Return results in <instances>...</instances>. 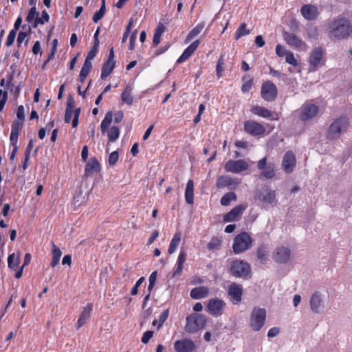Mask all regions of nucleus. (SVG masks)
I'll use <instances>...</instances> for the list:
<instances>
[{
	"label": "nucleus",
	"instance_id": "de8ad7c7",
	"mask_svg": "<svg viewBox=\"0 0 352 352\" xmlns=\"http://www.w3.org/2000/svg\"><path fill=\"white\" fill-rule=\"evenodd\" d=\"M222 241L218 237H213L212 239L207 243L206 248L209 250H219L221 246Z\"/></svg>",
	"mask_w": 352,
	"mask_h": 352
},
{
	"label": "nucleus",
	"instance_id": "9b49d317",
	"mask_svg": "<svg viewBox=\"0 0 352 352\" xmlns=\"http://www.w3.org/2000/svg\"><path fill=\"white\" fill-rule=\"evenodd\" d=\"M261 96L267 102L274 101L278 96V89L276 85L270 80L263 82L261 88Z\"/></svg>",
	"mask_w": 352,
	"mask_h": 352
},
{
	"label": "nucleus",
	"instance_id": "680f3d73",
	"mask_svg": "<svg viewBox=\"0 0 352 352\" xmlns=\"http://www.w3.org/2000/svg\"><path fill=\"white\" fill-rule=\"evenodd\" d=\"M276 52L278 56L283 57L284 56H285L288 52L285 50L284 46L278 44L276 47Z\"/></svg>",
	"mask_w": 352,
	"mask_h": 352
},
{
	"label": "nucleus",
	"instance_id": "a19ab883",
	"mask_svg": "<svg viewBox=\"0 0 352 352\" xmlns=\"http://www.w3.org/2000/svg\"><path fill=\"white\" fill-rule=\"evenodd\" d=\"M50 20V15L47 13L46 10L42 11L41 17L38 16V18L34 21L32 27L36 28L38 25H44Z\"/></svg>",
	"mask_w": 352,
	"mask_h": 352
},
{
	"label": "nucleus",
	"instance_id": "e2e57ef3",
	"mask_svg": "<svg viewBox=\"0 0 352 352\" xmlns=\"http://www.w3.org/2000/svg\"><path fill=\"white\" fill-rule=\"evenodd\" d=\"M170 46H171L170 43H167L164 46L160 47L155 52V53H154L155 56H158L164 54L170 47Z\"/></svg>",
	"mask_w": 352,
	"mask_h": 352
},
{
	"label": "nucleus",
	"instance_id": "423d86ee",
	"mask_svg": "<svg viewBox=\"0 0 352 352\" xmlns=\"http://www.w3.org/2000/svg\"><path fill=\"white\" fill-rule=\"evenodd\" d=\"M16 117L17 119L14 120L12 123L11 133L10 136V140L12 141L13 144L18 141L21 130L23 129V126L24 125L25 110L23 105H20L18 107L16 111Z\"/></svg>",
	"mask_w": 352,
	"mask_h": 352
},
{
	"label": "nucleus",
	"instance_id": "6e6d98bb",
	"mask_svg": "<svg viewBox=\"0 0 352 352\" xmlns=\"http://www.w3.org/2000/svg\"><path fill=\"white\" fill-rule=\"evenodd\" d=\"M285 61L293 66H296L298 65V61L292 52H287L285 55Z\"/></svg>",
	"mask_w": 352,
	"mask_h": 352
},
{
	"label": "nucleus",
	"instance_id": "09e8293b",
	"mask_svg": "<svg viewBox=\"0 0 352 352\" xmlns=\"http://www.w3.org/2000/svg\"><path fill=\"white\" fill-rule=\"evenodd\" d=\"M250 30L247 29V25L245 23L240 24L235 32V38L239 39L241 36L248 35L250 34Z\"/></svg>",
	"mask_w": 352,
	"mask_h": 352
},
{
	"label": "nucleus",
	"instance_id": "7ed1b4c3",
	"mask_svg": "<svg viewBox=\"0 0 352 352\" xmlns=\"http://www.w3.org/2000/svg\"><path fill=\"white\" fill-rule=\"evenodd\" d=\"M230 273L236 278H249L252 274L251 266L244 261L236 259L230 263Z\"/></svg>",
	"mask_w": 352,
	"mask_h": 352
},
{
	"label": "nucleus",
	"instance_id": "473e14b6",
	"mask_svg": "<svg viewBox=\"0 0 352 352\" xmlns=\"http://www.w3.org/2000/svg\"><path fill=\"white\" fill-rule=\"evenodd\" d=\"M322 303L321 295L318 292L314 293L309 300L310 309L314 313H318Z\"/></svg>",
	"mask_w": 352,
	"mask_h": 352
},
{
	"label": "nucleus",
	"instance_id": "72a5a7b5",
	"mask_svg": "<svg viewBox=\"0 0 352 352\" xmlns=\"http://www.w3.org/2000/svg\"><path fill=\"white\" fill-rule=\"evenodd\" d=\"M13 79V74L10 75L8 80L7 85L11 86L10 88V93L13 95V98L14 100H17L19 98L21 89L23 88V86L24 85L23 84V82H21L18 85H14V84H12V80Z\"/></svg>",
	"mask_w": 352,
	"mask_h": 352
},
{
	"label": "nucleus",
	"instance_id": "8fccbe9b",
	"mask_svg": "<svg viewBox=\"0 0 352 352\" xmlns=\"http://www.w3.org/2000/svg\"><path fill=\"white\" fill-rule=\"evenodd\" d=\"M38 16L39 12L36 10V8L32 7L26 16L25 21L28 23H34Z\"/></svg>",
	"mask_w": 352,
	"mask_h": 352
},
{
	"label": "nucleus",
	"instance_id": "864d4df0",
	"mask_svg": "<svg viewBox=\"0 0 352 352\" xmlns=\"http://www.w3.org/2000/svg\"><path fill=\"white\" fill-rule=\"evenodd\" d=\"M17 31L14 30H11L7 36L6 41V45L7 47H10L13 45L14 42V39L16 36Z\"/></svg>",
	"mask_w": 352,
	"mask_h": 352
},
{
	"label": "nucleus",
	"instance_id": "69168bd1",
	"mask_svg": "<svg viewBox=\"0 0 352 352\" xmlns=\"http://www.w3.org/2000/svg\"><path fill=\"white\" fill-rule=\"evenodd\" d=\"M254 43L257 47H263L265 45V41L261 35H257L254 38Z\"/></svg>",
	"mask_w": 352,
	"mask_h": 352
},
{
	"label": "nucleus",
	"instance_id": "4d7b16f0",
	"mask_svg": "<svg viewBox=\"0 0 352 352\" xmlns=\"http://www.w3.org/2000/svg\"><path fill=\"white\" fill-rule=\"evenodd\" d=\"M153 336V331L148 330L143 333L141 342L143 344H147L149 342L152 337Z\"/></svg>",
	"mask_w": 352,
	"mask_h": 352
},
{
	"label": "nucleus",
	"instance_id": "bb28decb",
	"mask_svg": "<svg viewBox=\"0 0 352 352\" xmlns=\"http://www.w3.org/2000/svg\"><path fill=\"white\" fill-rule=\"evenodd\" d=\"M93 310V304L87 303L85 307H83V310L80 313L79 318L77 320L76 323V329H80L82 326H83L87 321L89 319L91 316V314Z\"/></svg>",
	"mask_w": 352,
	"mask_h": 352
},
{
	"label": "nucleus",
	"instance_id": "4468645a",
	"mask_svg": "<svg viewBox=\"0 0 352 352\" xmlns=\"http://www.w3.org/2000/svg\"><path fill=\"white\" fill-rule=\"evenodd\" d=\"M283 38L288 45L294 47L298 50L305 51L307 48L305 42L294 34L283 32Z\"/></svg>",
	"mask_w": 352,
	"mask_h": 352
},
{
	"label": "nucleus",
	"instance_id": "6e6552de",
	"mask_svg": "<svg viewBox=\"0 0 352 352\" xmlns=\"http://www.w3.org/2000/svg\"><path fill=\"white\" fill-rule=\"evenodd\" d=\"M295 112L298 113V117L302 122H307L316 116L319 112V107L310 101H307Z\"/></svg>",
	"mask_w": 352,
	"mask_h": 352
},
{
	"label": "nucleus",
	"instance_id": "cd10ccee",
	"mask_svg": "<svg viewBox=\"0 0 352 352\" xmlns=\"http://www.w3.org/2000/svg\"><path fill=\"white\" fill-rule=\"evenodd\" d=\"M186 260V253L184 249H181L179 252V256H177V261L176 265L175 266V267L173 269V277H177V276H180L182 271L184 263H185Z\"/></svg>",
	"mask_w": 352,
	"mask_h": 352
},
{
	"label": "nucleus",
	"instance_id": "ddd939ff",
	"mask_svg": "<svg viewBox=\"0 0 352 352\" xmlns=\"http://www.w3.org/2000/svg\"><path fill=\"white\" fill-rule=\"evenodd\" d=\"M257 168L261 170V175L265 179H271L276 175V166L274 163L267 164V158L263 157L258 161Z\"/></svg>",
	"mask_w": 352,
	"mask_h": 352
},
{
	"label": "nucleus",
	"instance_id": "2f4dec72",
	"mask_svg": "<svg viewBox=\"0 0 352 352\" xmlns=\"http://www.w3.org/2000/svg\"><path fill=\"white\" fill-rule=\"evenodd\" d=\"M116 63V61H104L101 67V79L104 80L107 78L112 73L115 68Z\"/></svg>",
	"mask_w": 352,
	"mask_h": 352
},
{
	"label": "nucleus",
	"instance_id": "39448f33",
	"mask_svg": "<svg viewBox=\"0 0 352 352\" xmlns=\"http://www.w3.org/2000/svg\"><path fill=\"white\" fill-rule=\"evenodd\" d=\"M253 243V239L249 233L243 232L236 235L233 240L232 250L235 254L243 252L250 249Z\"/></svg>",
	"mask_w": 352,
	"mask_h": 352
},
{
	"label": "nucleus",
	"instance_id": "c03bdc74",
	"mask_svg": "<svg viewBox=\"0 0 352 352\" xmlns=\"http://www.w3.org/2000/svg\"><path fill=\"white\" fill-rule=\"evenodd\" d=\"M105 12V0H101L100 8L93 16V21L96 23H98L104 17Z\"/></svg>",
	"mask_w": 352,
	"mask_h": 352
},
{
	"label": "nucleus",
	"instance_id": "c9c22d12",
	"mask_svg": "<svg viewBox=\"0 0 352 352\" xmlns=\"http://www.w3.org/2000/svg\"><path fill=\"white\" fill-rule=\"evenodd\" d=\"M275 198V191L271 189L266 188L259 194V199L264 203H273Z\"/></svg>",
	"mask_w": 352,
	"mask_h": 352
},
{
	"label": "nucleus",
	"instance_id": "5fc2aeb1",
	"mask_svg": "<svg viewBox=\"0 0 352 352\" xmlns=\"http://www.w3.org/2000/svg\"><path fill=\"white\" fill-rule=\"evenodd\" d=\"M30 28L28 26V31L27 32H22L21 31L17 37V44L18 47H21V45L23 44V42L24 39L30 34Z\"/></svg>",
	"mask_w": 352,
	"mask_h": 352
},
{
	"label": "nucleus",
	"instance_id": "20e7f679",
	"mask_svg": "<svg viewBox=\"0 0 352 352\" xmlns=\"http://www.w3.org/2000/svg\"><path fill=\"white\" fill-rule=\"evenodd\" d=\"M113 120V113L111 111H108L105 113L104 118L100 122V131L102 133L107 132L109 142H113L118 139L120 134V128L117 126H113L109 128L108 127L111 123Z\"/></svg>",
	"mask_w": 352,
	"mask_h": 352
},
{
	"label": "nucleus",
	"instance_id": "f704fd0d",
	"mask_svg": "<svg viewBox=\"0 0 352 352\" xmlns=\"http://www.w3.org/2000/svg\"><path fill=\"white\" fill-rule=\"evenodd\" d=\"M62 252L60 249L55 245L54 243H52V261L50 265L52 267H56L60 261Z\"/></svg>",
	"mask_w": 352,
	"mask_h": 352
},
{
	"label": "nucleus",
	"instance_id": "f8f14e48",
	"mask_svg": "<svg viewBox=\"0 0 352 352\" xmlns=\"http://www.w3.org/2000/svg\"><path fill=\"white\" fill-rule=\"evenodd\" d=\"M226 302L219 298H211L206 305V311L212 316L223 315Z\"/></svg>",
	"mask_w": 352,
	"mask_h": 352
},
{
	"label": "nucleus",
	"instance_id": "338daca9",
	"mask_svg": "<svg viewBox=\"0 0 352 352\" xmlns=\"http://www.w3.org/2000/svg\"><path fill=\"white\" fill-rule=\"evenodd\" d=\"M124 118V113L122 111H118L114 113V122L116 123H120Z\"/></svg>",
	"mask_w": 352,
	"mask_h": 352
},
{
	"label": "nucleus",
	"instance_id": "13d9d810",
	"mask_svg": "<svg viewBox=\"0 0 352 352\" xmlns=\"http://www.w3.org/2000/svg\"><path fill=\"white\" fill-rule=\"evenodd\" d=\"M119 159V154L117 151L112 152L109 157V164L111 166H114Z\"/></svg>",
	"mask_w": 352,
	"mask_h": 352
},
{
	"label": "nucleus",
	"instance_id": "aec40b11",
	"mask_svg": "<svg viewBox=\"0 0 352 352\" xmlns=\"http://www.w3.org/2000/svg\"><path fill=\"white\" fill-rule=\"evenodd\" d=\"M249 168V164L244 160H230L225 164V169L228 172L240 173Z\"/></svg>",
	"mask_w": 352,
	"mask_h": 352
},
{
	"label": "nucleus",
	"instance_id": "774afa93",
	"mask_svg": "<svg viewBox=\"0 0 352 352\" xmlns=\"http://www.w3.org/2000/svg\"><path fill=\"white\" fill-rule=\"evenodd\" d=\"M158 236L159 232L157 230H153V233H151V236L148 239L147 245H151Z\"/></svg>",
	"mask_w": 352,
	"mask_h": 352
},
{
	"label": "nucleus",
	"instance_id": "f03ea898",
	"mask_svg": "<svg viewBox=\"0 0 352 352\" xmlns=\"http://www.w3.org/2000/svg\"><path fill=\"white\" fill-rule=\"evenodd\" d=\"M350 127V120L346 116H340L333 119L329 126L326 136L331 140H336L344 133H346Z\"/></svg>",
	"mask_w": 352,
	"mask_h": 352
},
{
	"label": "nucleus",
	"instance_id": "412c9836",
	"mask_svg": "<svg viewBox=\"0 0 352 352\" xmlns=\"http://www.w3.org/2000/svg\"><path fill=\"white\" fill-rule=\"evenodd\" d=\"M296 165V158L292 151H287L283 155L282 160V168L286 173H291L293 172Z\"/></svg>",
	"mask_w": 352,
	"mask_h": 352
},
{
	"label": "nucleus",
	"instance_id": "a211bd4d",
	"mask_svg": "<svg viewBox=\"0 0 352 352\" xmlns=\"http://www.w3.org/2000/svg\"><path fill=\"white\" fill-rule=\"evenodd\" d=\"M300 12L305 19L308 21H316L320 14L316 6L313 4H305L300 8Z\"/></svg>",
	"mask_w": 352,
	"mask_h": 352
},
{
	"label": "nucleus",
	"instance_id": "e433bc0d",
	"mask_svg": "<svg viewBox=\"0 0 352 352\" xmlns=\"http://www.w3.org/2000/svg\"><path fill=\"white\" fill-rule=\"evenodd\" d=\"M165 30L164 25L160 23L155 29L153 37V47H156L160 42V38L162 33Z\"/></svg>",
	"mask_w": 352,
	"mask_h": 352
},
{
	"label": "nucleus",
	"instance_id": "0eeeda50",
	"mask_svg": "<svg viewBox=\"0 0 352 352\" xmlns=\"http://www.w3.org/2000/svg\"><path fill=\"white\" fill-rule=\"evenodd\" d=\"M206 326V317L204 315L193 314L186 317L185 330L188 333H195Z\"/></svg>",
	"mask_w": 352,
	"mask_h": 352
},
{
	"label": "nucleus",
	"instance_id": "f3484780",
	"mask_svg": "<svg viewBox=\"0 0 352 352\" xmlns=\"http://www.w3.org/2000/svg\"><path fill=\"white\" fill-rule=\"evenodd\" d=\"M174 349L176 352H197V345L190 339H182L176 341L174 344Z\"/></svg>",
	"mask_w": 352,
	"mask_h": 352
},
{
	"label": "nucleus",
	"instance_id": "ea45409f",
	"mask_svg": "<svg viewBox=\"0 0 352 352\" xmlns=\"http://www.w3.org/2000/svg\"><path fill=\"white\" fill-rule=\"evenodd\" d=\"M169 316V309H164L160 315L158 320H153V326H157V329H160Z\"/></svg>",
	"mask_w": 352,
	"mask_h": 352
},
{
	"label": "nucleus",
	"instance_id": "5701e85b",
	"mask_svg": "<svg viewBox=\"0 0 352 352\" xmlns=\"http://www.w3.org/2000/svg\"><path fill=\"white\" fill-rule=\"evenodd\" d=\"M200 44V41L199 39L192 41L190 45L186 47L182 54L179 56L177 60V63H182L186 60H187L197 50Z\"/></svg>",
	"mask_w": 352,
	"mask_h": 352
},
{
	"label": "nucleus",
	"instance_id": "b1692460",
	"mask_svg": "<svg viewBox=\"0 0 352 352\" xmlns=\"http://www.w3.org/2000/svg\"><path fill=\"white\" fill-rule=\"evenodd\" d=\"M101 170V165L96 157H92L87 163L85 168L83 178H88L93 175L94 172H100Z\"/></svg>",
	"mask_w": 352,
	"mask_h": 352
},
{
	"label": "nucleus",
	"instance_id": "c85d7f7f",
	"mask_svg": "<svg viewBox=\"0 0 352 352\" xmlns=\"http://www.w3.org/2000/svg\"><path fill=\"white\" fill-rule=\"evenodd\" d=\"M184 197L186 202L189 204L192 205L194 203V182L192 179H189L187 182L185 192H184Z\"/></svg>",
	"mask_w": 352,
	"mask_h": 352
},
{
	"label": "nucleus",
	"instance_id": "4c0bfd02",
	"mask_svg": "<svg viewBox=\"0 0 352 352\" xmlns=\"http://www.w3.org/2000/svg\"><path fill=\"white\" fill-rule=\"evenodd\" d=\"M92 68V63L84 62L79 74V80L83 83Z\"/></svg>",
	"mask_w": 352,
	"mask_h": 352
},
{
	"label": "nucleus",
	"instance_id": "a18cd8bd",
	"mask_svg": "<svg viewBox=\"0 0 352 352\" xmlns=\"http://www.w3.org/2000/svg\"><path fill=\"white\" fill-rule=\"evenodd\" d=\"M236 195L234 192H228L226 193L221 198V204L223 206H228L230 205V202L232 200H236Z\"/></svg>",
	"mask_w": 352,
	"mask_h": 352
},
{
	"label": "nucleus",
	"instance_id": "49530a36",
	"mask_svg": "<svg viewBox=\"0 0 352 352\" xmlns=\"http://www.w3.org/2000/svg\"><path fill=\"white\" fill-rule=\"evenodd\" d=\"M267 255V248L265 245H261L257 248V260L261 263H265Z\"/></svg>",
	"mask_w": 352,
	"mask_h": 352
},
{
	"label": "nucleus",
	"instance_id": "58836bf2",
	"mask_svg": "<svg viewBox=\"0 0 352 352\" xmlns=\"http://www.w3.org/2000/svg\"><path fill=\"white\" fill-rule=\"evenodd\" d=\"M180 241H181V233L179 232H177V233L175 234L173 238L170 241V245H169V247L168 249V252L169 254H173L176 251L177 248H178V245H179Z\"/></svg>",
	"mask_w": 352,
	"mask_h": 352
},
{
	"label": "nucleus",
	"instance_id": "f257e3e1",
	"mask_svg": "<svg viewBox=\"0 0 352 352\" xmlns=\"http://www.w3.org/2000/svg\"><path fill=\"white\" fill-rule=\"evenodd\" d=\"M329 35L331 39H344L352 33V25L349 20L338 16L328 23Z\"/></svg>",
	"mask_w": 352,
	"mask_h": 352
},
{
	"label": "nucleus",
	"instance_id": "2eb2a0df",
	"mask_svg": "<svg viewBox=\"0 0 352 352\" xmlns=\"http://www.w3.org/2000/svg\"><path fill=\"white\" fill-rule=\"evenodd\" d=\"M239 184L237 179H232L229 175H221L218 176L216 181V187L221 189L227 188L230 190H234Z\"/></svg>",
	"mask_w": 352,
	"mask_h": 352
},
{
	"label": "nucleus",
	"instance_id": "4be33fe9",
	"mask_svg": "<svg viewBox=\"0 0 352 352\" xmlns=\"http://www.w3.org/2000/svg\"><path fill=\"white\" fill-rule=\"evenodd\" d=\"M290 256V250L284 246L277 248L273 255L274 260L278 263H286L289 261Z\"/></svg>",
	"mask_w": 352,
	"mask_h": 352
},
{
	"label": "nucleus",
	"instance_id": "bf43d9fd",
	"mask_svg": "<svg viewBox=\"0 0 352 352\" xmlns=\"http://www.w3.org/2000/svg\"><path fill=\"white\" fill-rule=\"evenodd\" d=\"M136 32L137 30H135L129 37V50L133 51L135 49V43L136 40Z\"/></svg>",
	"mask_w": 352,
	"mask_h": 352
},
{
	"label": "nucleus",
	"instance_id": "052dcab7",
	"mask_svg": "<svg viewBox=\"0 0 352 352\" xmlns=\"http://www.w3.org/2000/svg\"><path fill=\"white\" fill-rule=\"evenodd\" d=\"M252 85H253V78H250V80H247L246 82H245L243 84V85L241 87V91L243 93L250 91L252 87Z\"/></svg>",
	"mask_w": 352,
	"mask_h": 352
},
{
	"label": "nucleus",
	"instance_id": "1a4fd4ad",
	"mask_svg": "<svg viewBox=\"0 0 352 352\" xmlns=\"http://www.w3.org/2000/svg\"><path fill=\"white\" fill-rule=\"evenodd\" d=\"M326 62L324 52L321 47L314 48L309 54L308 63H309V71L316 72L320 66L324 65Z\"/></svg>",
	"mask_w": 352,
	"mask_h": 352
},
{
	"label": "nucleus",
	"instance_id": "37998d69",
	"mask_svg": "<svg viewBox=\"0 0 352 352\" xmlns=\"http://www.w3.org/2000/svg\"><path fill=\"white\" fill-rule=\"evenodd\" d=\"M205 25L206 24L204 23V22H201L197 24L194 28H192L189 32V33L187 35L186 39L189 41L197 36L204 29Z\"/></svg>",
	"mask_w": 352,
	"mask_h": 352
},
{
	"label": "nucleus",
	"instance_id": "a878e982",
	"mask_svg": "<svg viewBox=\"0 0 352 352\" xmlns=\"http://www.w3.org/2000/svg\"><path fill=\"white\" fill-rule=\"evenodd\" d=\"M251 112L254 115H257L262 118H270L272 120L278 119L277 114H276V116H274V113L273 112L263 107H260L258 105L253 106L251 108Z\"/></svg>",
	"mask_w": 352,
	"mask_h": 352
},
{
	"label": "nucleus",
	"instance_id": "7c9ffc66",
	"mask_svg": "<svg viewBox=\"0 0 352 352\" xmlns=\"http://www.w3.org/2000/svg\"><path fill=\"white\" fill-rule=\"evenodd\" d=\"M209 294V289L206 287H197L191 289L190 296L193 299H201L206 298Z\"/></svg>",
	"mask_w": 352,
	"mask_h": 352
},
{
	"label": "nucleus",
	"instance_id": "0e129e2a",
	"mask_svg": "<svg viewBox=\"0 0 352 352\" xmlns=\"http://www.w3.org/2000/svg\"><path fill=\"white\" fill-rule=\"evenodd\" d=\"M32 52L34 55H37L38 54H42L41 47L40 41H35L34 44L32 47Z\"/></svg>",
	"mask_w": 352,
	"mask_h": 352
},
{
	"label": "nucleus",
	"instance_id": "6ab92c4d",
	"mask_svg": "<svg viewBox=\"0 0 352 352\" xmlns=\"http://www.w3.org/2000/svg\"><path fill=\"white\" fill-rule=\"evenodd\" d=\"M243 287L241 285L232 282L228 289V294L233 304H239L242 300Z\"/></svg>",
	"mask_w": 352,
	"mask_h": 352
},
{
	"label": "nucleus",
	"instance_id": "3c124183",
	"mask_svg": "<svg viewBox=\"0 0 352 352\" xmlns=\"http://www.w3.org/2000/svg\"><path fill=\"white\" fill-rule=\"evenodd\" d=\"M99 46L100 45H94V44L93 45L91 50L88 52V54L87 55L85 62L88 63H92L91 60L94 59L95 58V56H96L98 51Z\"/></svg>",
	"mask_w": 352,
	"mask_h": 352
},
{
	"label": "nucleus",
	"instance_id": "9d476101",
	"mask_svg": "<svg viewBox=\"0 0 352 352\" xmlns=\"http://www.w3.org/2000/svg\"><path fill=\"white\" fill-rule=\"evenodd\" d=\"M266 311L264 308H256L252 310L250 316V326L254 331H259L265 324Z\"/></svg>",
	"mask_w": 352,
	"mask_h": 352
},
{
	"label": "nucleus",
	"instance_id": "393cba45",
	"mask_svg": "<svg viewBox=\"0 0 352 352\" xmlns=\"http://www.w3.org/2000/svg\"><path fill=\"white\" fill-rule=\"evenodd\" d=\"M245 209V207L243 205H239L233 208L230 212L223 216V221L231 222L239 220Z\"/></svg>",
	"mask_w": 352,
	"mask_h": 352
},
{
	"label": "nucleus",
	"instance_id": "c756f323",
	"mask_svg": "<svg viewBox=\"0 0 352 352\" xmlns=\"http://www.w3.org/2000/svg\"><path fill=\"white\" fill-rule=\"evenodd\" d=\"M133 87L131 84H127L121 94V100L123 103L127 105H131L133 102V97L132 95Z\"/></svg>",
	"mask_w": 352,
	"mask_h": 352
},
{
	"label": "nucleus",
	"instance_id": "79ce46f5",
	"mask_svg": "<svg viewBox=\"0 0 352 352\" xmlns=\"http://www.w3.org/2000/svg\"><path fill=\"white\" fill-rule=\"evenodd\" d=\"M20 263V257L15 256L14 253L9 254L8 258V265L10 269L16 270Z\"/></svg>",
	"mask_w": 352,
	"mask_h": 352
},
{
	"label": "nucleus",
	"instance_id": "603ef678",
	"mask_svg": "<svg viewBox=\"0 0 352 352\" xmlns=\"http://www.w3.org/2000/svg\"><path fill=\"white\" fill-rule=\"evenodd\" d=\"M224 55H221L218 59L217 65H216V72L218 77L221 76V73L223 72V68L224 65Z\"/></svg>",
	"mask_w": 352,
	"mask_h": 352
},
{
	"label": "nucleus",
	"instance_id": "dca6fc26",
	"mask_svg": "<svg viewBox=\"0 0 352 352\" xmlns=\"http://www.w3.org/2000/svg\"><path fill=\"white\" fill-rule=\"evenodd\" d=\"M244 131L252 136H258L265 133V128L253 120H248L244 122Z\"/></svg>",
	"mask_w": 352,
	"mask_h": 352
}]
</instances>
